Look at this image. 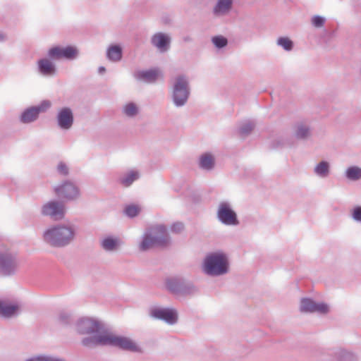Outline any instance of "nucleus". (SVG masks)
I'll return each instance as SVG.
<instances>
[{
    "label": "nucleus",
    "instance_id": "nucleus-1",
    "mask_svg": "<svg viewBox=\"0 0 361 361\" xmlns=\"http://www.w3.org/2000/svg\"><path fill=\"white\" fill-rule=\"evenodd\" d=\"M81 343L83 346L87 348H93L98 345H109L117 347L123 350L135 353L141 352V348L130 338L111 334L85 337L82 339Z\"/></svg>",
    "mask_w": 361,
    "mask_h": 361
},
{
    "label": "nucleus",
    "instance_id": "nucleus-24",
    "mask_svg": "<svg viewBox=\"0 0 361 361\" xmlns=\"http://www.w3.org/2000/svg\"><path fill=\"white\" fill-rule=\"evenodd\" d=\"M140 177L137 171H131L118 178V182L124 187L130 186Z\"/></svg>",
    "mask_w": 361,
    "mask_h": 361
},
{
    "label": "nucleus",
    "instance_id": "nucleus-30",
    "mask_svg": "<svg viewBox=\"0 0 361 361\" xmlns=\"http://www.w3.org/2000/svg\"><path fill=\"white\" fill-rule=\"evenodd\" d=\"M345 176L350 180H357L361 178V169L356 166H350L346 169Z\"/></svg>",
    "mask_w": 361,
    "mask_h": 361
},
{
    "label": "nucleus",
    "instance_id": "nucleus-6",
    "mask_svg": "<svg viewBox=\"0 0 361 361\" xmlns=\"http://www.w3.org/2000/svg\"><path fill=\"white\" fill-rule=\"evenodd\" d=\"M165 286L169 293L178 296L191 295L197 291L192 282L178 276L167 278Z\"/></svg>",
    "mask_w": 361,
    "mask_h": 361
},
{
    "label": "nucleus",
    "instance_id": "nucleus-27",
    "mask_svg": "<svg viewBox=\"0 0 361 361\" xmlns=\"http://www.w3.org/2000/svg\"><path fill=\"white\" fill-rule=\"evenodd\" d=\"M119 245V242L116 238L112 237L104 238L101 241L102 247L108 252L116 250Z\"/></svg>",
    "mask_w": 361,
    "mask_h": 361
},
{
    "label": "nucleus",
    "instance_id": "nucleus-28",
    "mask_svg": "<svg viewBox=\"0 0 361 361\" xmlns=\"http://www.w3.org/2000/svg\"><path fill=\"white\" fill-rule=\"evenodd\" d=\"M255 127V123L253 121L248 120L242 123L238 128V133L241 137H245L250 134Z\"/></svg>",
    "mask_w": 361,
    "mask_h": 361
},
{
    "label": "nucleus",
    "instance_id": "nucleus-20",
    "mask_svg": "<svg viewBox=\"0 0 361 361\" xmlns=\"http://www.w3.org/2000/svg\"><path fill=\"white\" fill-rule=\"evenodd\" d=\"M122 47L118 44L110 45L106 50V58L113 62H118L122 58Z\"/></svg>",
    "mask_w": 361,
    "mask_h": 361
},
{
    "label": "nucleus",
    "instance_id": "nucleus-4",
    "mask_svg": "<svg viewBox=\"0 0 361 361\" xmlns=\"http://www.w3.org/2000/svg\"><path fill=\"white\" fill-rule=\"evenodd\" d=\"M204 271L209 276H217L228 271V260L222 252H212L204 260Z\"/></svg>",
    "mask_w": 361,
    "mask_h": 361
},
{
    "label": "nucleus",
    "instance_id": "nucleus-29",
    "mask_svg": "<svg viewBox=\"0 0 361 361\" xmlns=\"http://www.w3.org/2000/svg\"><path fill=\"white\" fill-rule=\"evenodd\" d=\"M78 50L75 47L67 46L61 47L62 59L73 60L78 56Z\"/></svg>",
    "mask_w": 361,
    "mask_h": 361
},
{
    "label": "nucleus",
    "instance_id": "nucleus-37",
    "mask_svg": "<svg viewBox=\"0 0 361 361\" xmlns=\"http://www.w3.org/2000/svg\"><path fill=\"white\" fill-rule=\"evenodd\" d=\"M212 40L215 47L219 49L224 48L228 44V39L221 35L213 37Z\"/></svg>",
    "mask_w": 361,
    "mask_h": 361
},
{
    "label": "nucleus",
    "instance_id": "nucleus-25",
    "mask_svg": "<svg viewBox=\"0 0 361 361\" xmlns=\"http://www.w3.org/2000/svg\"><path fill=\"white\" fill-rule=\"evenodd\" d=\"M232 0H219L214 8V13L216 15L227 13L232 6Z\"/></svg>",
    "mask_w": 361,
    "mask_h": 361
},
{
    "label": "nucleus",
    "instance_id": "nucleus-16",
    "mask_svg": "<svg viewBox=\"0 0 361 361\" xmlns=\"http://www.w3.org/2000/svg\"><path fill=\"white\" fill-rule=\"evenodd\" d=\"M171 41V37L163 32H157L151 37V44L162 53L170 49Z\"/></svg>",
    "mask_w": 361,
    "mask_h": 361
},
{
    "label": "nucleus",
    "instance_id": "nucleus-17",
    "mask_svg": "<svg viewBox=\"0 0 361 361\" xmlns=\"http://www.w3.org/2000/svg\"><path fill=\"white\" fill-rule=\"evenodd\" d=\"M38 71L45 76H53L56 73V66L47 58H43L37 61Z\"/></svg>",
    "mask_w": 361,
    "mask_h": 361
},
{
    "label": "nucleus",
    "instance_id": "nucleus-5",
    "mask_svg": "<svg viewBox=\"0 0 361 361\" xmlns=\"http://www.w3.org/2000/svg\"><path fill=\"white\" fill-rule=\"evenodd\" d=\"M190 94L188 79L185 75H179L175 78L172 87L171 99L176 107L186 104Z\"/></svg>",
    "mask_w": 361,
    "mask_h": 361
},
{
    "label": "nucleus",
    "instance_id": "nucleus-15",
    "mask_svg": "<svg viewBox=\"0 0 361 361\" xmlns=\"http://www.w3.org/2000/svg\"><path fill=\"white\" fill-rule=\"evenodd\" d=\"M300 310L302 312H319L326 314L329 312V306L324 303H317L314 300L308 298H302Z\"/></svg>",
    "mask_w": 361,
    "mask_h": 361
},
{
    "label": "nucleus",
    "instance_id": "nucleus-35",
    "mask_svg": "<svg viewBox=\"0 0 361 361\" xmlns=\"http://www.w3.org/2000/svg\"><path fill=\"white\" fill-rule=\"evenodd\" d=\"M140 212L138 206L130 204L126 207L124 214L129 218H133L137 216Z\"/></svg>",
    "mask_w": 361,
    "mask_h": 361
},
{
    "label": "nucleus",
    "instance_id": "nucleus-14",
    "mask_svg": "<svg viewBox=\"0 0 361 361\" xmlns=\"http://www.w3.org/2000/svg\"><path fill=\"white\" fill-rule=\"evenodd\" d=\"M56 118L57 125L61 130H69L74 123L73 113L72 109L69 107L60 109Z\"/></svg>",
    "mask_w": 361,
    "mask_h": 361
},
{
    "label": "nucleus",
    "instance_id": "nucleus-13",
    "mask_svg": "<svg viewBox=\"0 0 361 361\" xmlns=\"http://www.w3.org/2000/svg\"><path fill=\"white\" fill-rule=\"evenodd\" d=\"M50 106V102L44 100L38 106L29 107L22 113L20 120L23 123L33 122L38 118L40 112L47 111Z\"/></svg>",
    "mask_w": 361,
    "mask_h": 361
},
{
    "label": "nucleus",
    "instance_id": "nucleus-31",
    "mask_svg": "<svg viewBox=\"0 0 361 361\" xmlns=\"http://www.w3.org/2000/svg\"><path fill=\"white\" fill-rule=\"evenodd\" d=\"M123 111L128 117H134L138 114V108L133 102L126 104L123 109Z\"/></svg>",
    "mask_w": 361,
    "mask_h": 361
},
{
    "label": "nucleus",
    "instance_id": "nucleus-18",
    "mask_svg": "<svg viewBox=\"0 0 361 361\" xmlns=\"http://www.w3.org/2000/svg\"><path fill=\"white\" fill-rule=\"evenodd\" d=\"M295 137L298 140H306L312 135L310 125L300 122L295 124L294 130Z\"/></svg>",
    "mask_w": 361,
    "mask_h": 361
},
{
    "label": "nucleus",
    "instance_id": "nucleus-44",
    "mask_svg": "<svg viewBox=\"0 0 361 361\" xmlns=\"http://www.w3.org/2000/svg\"><path fill=\"white\" fill-rule=\"evenodd\" d=\"M5 39V36L3 33L0 32V42L4 41Z\"/></svg>",
    "mask_w": 361,
    "mask_h": 361
},
{
    "label": "nucleus",
    "instance_id": "nucleus-21",
    "mask_svg": "<svg viewBox=\"0 0 361 361\" xmlns=\"http://www.w3.org/2000/svg\"><path fill=\"white\" fill-rule=\"evenodd\" d=\"M134 76L137 80L153 82L157 78V72L155 70L140 71Z\"/></svg>",
    "mask_w": 361,
    "mask_h": 361
},
{
    "label": "nucleus",
    "instance_id": "nucleus-19",
    "mask_svg": "<svg viewBox=\"0 0 361 361\" xmlns=\"http://www.w3.org/2000/svg\"><path fill=\"white\" fill-rule=\"evenodd\" d=\"M215 166L214 157L209 153H204L200 157L199 167L204 171H212Z\"/></svg>",
    "mask_w": 361,
    "mask_h": 361
},
{
    "label": "nucleus",
    "instance_id": "nucleus-3",
    "mask_svg": "<svg viewBox=\"0 0 361 361\" xmlns=\"http://www.w3.org/2000/svg\"><path fill=\"white\" fill-rule=\"evenodd\" d=\"M170 238L166 228L163 225H157L151 228L149 233L143 235L140 244V250L146 251L154 247H166L169 243Z\"/></svg>",
    "mask_w": 361,
    "mask_h": 361
},
{
    "label": "nucleus",
    "instance_id": "nucleus-12",
    "mask_svg": "<svg viewBox=\"0 0 361 361\" xmlns=\"http://www.w3.org/2000/svg\"><path fill=\"white\" fill-rule=\"evenodd\" d=\"M56 195L66 201H74L80 196V190L78 188L71 183L66 180L61 185L55 188Z\"/></svg>",
    "mask_w": 361,
    "mask_h": 361
},
{
    "label": "nucleus",
    "instance_id": "nucleus-38",
    "mask_svg": "<svg viewBox=\"0 0 361 361\" xmlns=\"http://www.w3.org/2000/svg\"><path fill=\"white\" fill-rule=\"evenodd\" d=\"M56 170L59 174L66 176L69 173V169L66 163L60 161L57 165Z\"/></svg>",
    "mask_w": 361,
    "mask_h": 361
},
{
    "label": "nucleus",
    "instance_id": "nucleus-43",
    "mask_svg": "<svg viewBox=\"0 0 361 361\" xmlns=\"http://www.w3.org/2000/svg\"><path fill=\"white\" fill-rule=\"evenodd\" d=\"M277 145H275L274 144L272 145V147L273 148H276V147H279L280 146H283V143L281 142L280 141H277Z\"/></svg>",
    "mask_w": 361,
    "mask_h": 361
},
{
    "label": "nucleus",
    "instance_id": "nucleus-22",
    "mask_svg": "<svg viewBox=\"0 0 361 361\" xmlns=\"http://www.w3.org/2000/svg\"><path fill=\"white\" fill-rule=\"evenodd\" d=\"M18 310L17 305L7 304L0 300V314L3 317L9 318L15 316Z\"/></svg>",
    "mask_w": 361,
    "mask_h": 361
},
{
    "label": "nucleus",
    "instance_id": "nucleus-11",
    "mask_svg": "<svg viewBox=\"0 0 361 361\" xmlns=\"http://www.w3.org/2000/svg\"><path fill=\"white\" fill-rule=\"evenodd\" d=\"M66 213L65 205L61 201H49L42 207L41 214L43 216H50L54 220L62 219Z\"/></svg>",
    "mask_w": 361,
    "mask_h": 361
},
{
    "label": "nucleus",
    "instance_id": "nucleus-41",
    "mask_svg": "<svg viewBox=\"0 0 361 361\" xmlns=\"http://www.w3.org/2000/svg\"><path fill=\"white\" fill-rule=\"evenodd\" d=\"M183 228H184V225L181 222H176V223L173 224L171 227V231H173L174 233H180V231H182L183 230Z\"/></svg>",
    "mask_w": 361,
    "mask_h": 361
},
{
    "label": "nucleus",
    "instance_id": "nucleus-9",
    "mask_svg": "<svg viewBox=\"0 0 361 361\" xmlns=\"http://www.w3.org/2000/svg\"><path fill=\"white\" fill-rule=\"evenodd\" d=\"M216 218L226 226H238L239 221L236 212L233 209L228 202L223 201L219 204Z\"/></svg>",
    "mask_w": 361,
    "mask_h": 361
},
{
    "label": "nucleus",
    "instance_id": "nucleus-33",
    "mask_svg": "<svg viewBox=\"0 0 361 361\" xmlns=\"http://www.w3.org/2000/svg\"><path fill=\"white\" fill-rule=\"evenodd\" d=\"M47 56L51 60H59L62 59L61 47L56 46L49 49Z\"/></svg>",
    "mask_w": 361,
    "mask_h": 361
},
{
    "label": "nucleus",
    "instance_id": "nucleus-26",
    "mask_svg": "<svg viewBox=\"0 0 361 361\" xmlns=\"http://www.w3.org/2000/svg\"><path fill=\"white\" fill-rule=\"evenodd\" d=\"M330 171L329 163L326 161H322L314 169L316 175L321 178H326L329 176Z\"/></svg>",
    "mask_w": 361,
    "mask_h": 361
},
{
    "label": "nucleus",
    "instance_id": "nucleus-40",
    "mask_svg": "<svg viewBox=\"0 0 361 361\" xmlns=\"http://www.w3.org/2000/svg\"><path fill=\"white\" fill-rule=\"evenodd\" d=\"M325 18L320 16H314L312 18V23L316 27H321L325 23Z\"/></svg>",
    "mask_w": 361,
    "mask_h": 361
},
{
    "label": "nucleus",
    "instance_id": "nucleus-42",
    "mask_svg": "<svg viewBox=\"0 0 361 361\" xmlns=\"http://www.w3.org/2000/svg\"><path fill=\"white\" fill-rule=\"evenodd\" d=\"M106 72V68L104 66H99L98 68V73L99 74H103Z\"/></svg>",
    "mask_w": 361,
    "mask_h": 361
},
{
    "label": "nucleus",
    "instance_id": "nucleus-10",
    "mask_svg": "<svg viewBox=\"0 0 361 361\" xmlns=\"http://www.w3.org/2000/svg\"><path fill=\"white\" fill-rule=\"evenodd\" d=\"M149 315L154 319L164 321L171 325L178 322V312L173 308L153 306L149 308Z\"/></svg>",
    "mask_w": 361,
    "mask_h": 361
},
{
    "label": "nucleus",
    "instance_id": "nucleus-36",
    "mask_svg": "<svg viewBox=\"0 0 361 361\" xmlns=\"http://www.w3.org/2000/svg\"><path fill=\"white\" fill-rule=\"evenodd\" d=\"M59 321L63 325H69L72 324L73 319L70 313L61 312L59 315Z\"/></svg>",
    "mask_w": 361,
    "mask_h": 361
},
{
    "label": "nucleus",
    "instance_id": "nucleus-34",
    "mask_svg": "<svg viewBox=\"0 0 361 361\" xmlns=\"http://www.w3.org/2000/svg\"><path fill=\"white\" fill-rule=\"evenodd\" d=\"M25 361H66L63 358L57 357L47 356V355H38L27 359Z\"/></svg>",
    "mask_w": 361,
    "mask_h": 361
},
{
    "label": "nucleus",
    "instance_id": "nucleus-32",
    "mask_svg": "<svg viewBox=\"0 0 361 361\" xmlns=\"http://www.w3.org/2000/svg\"><path fill=\"white\" fill-rule=\"evenodd\" d=\"M277 44L284 50L289 51L293 48V42L287 37H281L277 39Z\"/></svg>",
    "mask_w": 361,
    "mask_h": 361
},
{
    "label": "nucleus",
    "instance_id": "nucleus-2",
    "mask_svg": "<svg viewBox=\"0 0 361 361\" xmlns=\"http://www.w3.org/2000/svg\"><path fill=\"white\" fill-rule=\"evenodd\" d=\"M75 236L73 226L59 224L50 226L42 234L44 243L53 247H64L70 245Z\"/></svg>",
    "mask_w": 361,
    "mask_h": 361
},
{
    "label": "nucleus",
    "instance_id": "nucleus-7",
    "mask_svg": "<svg viewBox=\"0 0 361 361\" xmlns=\"http://www.w3.org/2000/svg\"><path fill=\"white\" fill-rule=\"evenodd\" d=\"M76 331L78 334L82 335H105V330L103 324L98 320L82 317L78 320L75 324Z\"/></svg>",
    "mask_w": 361,
    "mask_h": 361
},
{
    "label": "nucleus",
    "instance_id": "nucleus-39",
    "mask_svg": "<svg viewBox=\"0 0 361 361\" xmlns=\"http://www.w3.org/2000/svg\"><path fill=\"white\" fill-rule=\"evenodd\" d=\"M351 216L356 222L361 223V206H356L353 209Z\"/></svg>",
    "mask_w": 361,
    "mask_h": 361
},
{
    "label": "nucleus",
    "instance_id": "nucleus-8",
    "mask_svg": "<svg viewBox=\"0 0 361 361\" xmlns=\"http://www.w3.org/2000/svg\"><path fill=\"white\" fill-rule=\"evenodd\" d=\"M18 267L16 252L5 251L0 253V274L4 276L14 275Z\"/></svg>",
    "mask_w": 361,
    "mask_h": 361
},
{
    "label": "nucleus",
    "instance_id": "nucleus-23",
    "mask_svg": "<svg viewBox=\"0 0 361 361\" xmlns=\"http://www.w3.org/2000/svg\"><path fill=\"white\" fill-rule=\"evenodd\" d=\"M337 361H357V357L353 353L339 349L333 353Z\"/></svg>",
    "mask_w": 361,
    "mask_h": 361
}]
</instances>
